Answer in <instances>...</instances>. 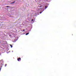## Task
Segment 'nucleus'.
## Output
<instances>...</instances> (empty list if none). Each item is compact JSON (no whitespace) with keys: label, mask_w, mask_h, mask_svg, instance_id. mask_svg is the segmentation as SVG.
Wrapping results in <instances>:
<instances>
[{"label":"nucleus","mask_w":76,"mask_h":76,"mask_svg":"<svg viewBox=\"0 0 76 76\" xmlns=\"http://www.w3.org/2000/svg\"><path fill=\"white\" fill-rule=\"evenodd\" d=\"M25 31V30L23 29V31Z\"/></svg>","instance_id":"obj_10"},{"label":"nucleus","mask_w":76,"mask_h":76,"mask_svg":"<svg viewBox=\"0 0 76 76\" xmlns=\"http://www.w3.org/2000/svg\"><path fill=\"white\" fill-rule=\"evenodd\" d=\"M1 68H0V71L1 70Z\"/></svg>","instance_id":"obj_12"},{"label":"nucleus","mask_w":76,"mask_h":76,"mask_svg":"<svg viewBox=\"0 0 76 76\" xmlns=\"http://www.w3.org/2000/svg\"><path fill=\"white\" fill-rule=\"evenodd\" d=\"M33 20H33V19H32L31 20V22H33Z\"/></svg>","instance_id":"obj_9"},{"label":"nucleus","mask_w":76,"mask_h":76,"mask_svg":"<svg viewBox=\"0 0 76 76\" xmlns=\"http://www.w3.org/2000/svg\"><path fill=\"white\" fill-rule=\"evenodd\" d=\"M29 34V33H27L26 34V35H28Z\"/></svg>","instance_id":"obj_3"},{"label":"nucleus","mask_w":76,"mask_h":76,"mask_svg":"<svg viewBox=\"0 0 76 76\" xmlns=\"http://www.w3.org/2000/svg\"><path fill=\"white\" fill-rule=\"evenodd\" d=\"M40 9H42V8H40Z\"/></svg>","instance_id":"obj_15"},{"label":"nucleus","mask_w":76,"mask_h":76,"mask_svg":"<svg viewBox=\"0 0 76 76\" xmlns=\"http://www.w3.org/2000/svg\"><path fill=\"white\" fill-rule=\"evenodd\" d=\"M15 3V1H14L13 2H11L10 3V4H13V3Z\"/></svg>","instance_id":"obj_2"},{"label":"nucleus","mask_w":76,"mask_h":76,"mask_svg":"<svg viewBox=\"0 0 76 76\" xmlns=\"http://www.w3.org/2000/svg\"><path fill=\"white\" fill-rule=\"evenodd\" d=\"M7 9H8V8H7Z\"/></svg>","instance_id":"obj_16"},{"label":"nucleus","mask_w":76,"mask_h":76,"mask_svg":"<svg viewBox=\"0 0 76 76\" xmlns=\"http://www.w3.org/2000/svg\"><path fill=\"white\" fill-rule=\"evenodd\" d=\"M42 7V6L41 5L39 7Z\"/></svg>","instance_id":"obj_11"},{"label":"nucleus","mask_w":76,"mask_h":76,"mask_svg":"<svg viewBox=\"0 0 76 76\" xmlns=\"http://www.w3.org/2000/svg\"><path fill=\"white\" fill-rule=\"evenodd\" d=\"M17 60L18 61H20V60H21V58H18L17 59Z\"/></svg>","instance_id":"obj_1"},{"label":"nucleus","mask_w":76,"mask_h":76,"mask_svg":"<svg viewBox=\"0 0 76 76\" xmlns=\"http://www.w3.org/2000/svg\"><path fill=\"white\" fill-rule=\"evenodd\" d=\"M7 65V64H5L4 65L5 67H6Z\"/></svg>","instance_id":"obj_6"},{"label":"nucleus","mask_w":76,"mask_h":76,"mask_svg":"<svg viewBox=\"0 0 76 76\" xmlns=\"http://www.w3.org/2000/svg\"><path fill=\"white\" fill-rule=\"evenodd\" d=\"M1 67H2V66H1Z\"/></svg>","instance_id":"obj_14"},{"label":"nucleus","mask_w":76,"mask_h":76,"mask_svg":"<svg viewBox=\"0 0 76 76\" xmlns=\"http://www.w3.org/2000/svg\"><path fill=\"white\" fill-rule=\"evenodd\" d=\"M5 7H10V6H6Z\"/></svg>","instance_id":"obj_5"},{"label":"nucleus","mask_w":76,"mask_h":76,"mask_svg":"<svg viewBox=\"0 0 76 76\" xmlns=\"http://www.w3.org/2000/svg\"><path fill=\"white\" fill-rule=\"evenodd\" d=\"M43 11H42V12H40V14H41L42 13V12H43Z\"/></svg>","instance_id":"obj_7"},{"label":"nucleus","mask_w":76,"mask_h":76,"mask_svg":"<svg viewBox=\"0 0 76 76\" xmlns=\"http://www.w3.org/2000/svg\"><path fill=\"white\" fill-rule=\"evenodd\" d=\"M10 36H12V35H10Z\"/></svg>","instance_id":"obj_13"},{"label":"nucleus","mask_w":76,"mask_h":76,"mask_svg":"<svg viewBox=\"0 0 76 76\" xmlns=\"http://www.w3.org/2000/svg\"><path fill=\"white\" fill-rule=\"evenodd\" d=\"M45 9H46V8H47V6H45Z\"/></svg>","instance_id":"obj_8"},{"label":"nucleus","mask_w":76,"mask_h":76,"mask_svg":"<svg viewBox=\"0 0 76 76\" xmlns=\"http://www.w3.org/2000/svg\"><path fill=\"white\" fill-rule=\"evenodd\" d=\"M10 45L11 48H12V47H13V46H12V45Z\"/></svg>","instance_id":"obj_4"}]
</instances>
